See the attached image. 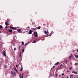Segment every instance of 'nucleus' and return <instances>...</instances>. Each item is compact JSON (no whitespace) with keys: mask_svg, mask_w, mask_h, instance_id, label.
<instances>
[{"mask_svg":"<svg viewBox=\"0 0 78 78\" xmlns=\"http://www.w3.org/2000/svg\"><path fill=\"white\" fill-rule=\"evenodd\" d=\"M77 50H78V49H77Z\"/></svg>","mask_w":78,"mask_h":78,"instance_id":"4d7b16f0","label":"nucleus"},{"mask_svg":"<svg viewBox=\"0 0 78 78\" xmlns=\"http://www.w3.org/2000/svg\"><path fill=\"white\" fill-rule=\"evenodd\" d=\"M1 28H3V27L2 25H0V29H1Z\"/></svg>","mask_w":78,"mask_h":78,"instance_id":"a211bd4d","label":"nucleus"},{"mask_svg":"<svg viewBox=\"0 0 78 78\" xmlns=\"http://www.w3.org/2000/svg\"><path fill=\"white\" fill-rule=\"evenodd\" d=\"M23 73H22V74H20V78H23Z\"/></svg>","mask_w":78,"mask_h":78,"instance_id":"20e7f679","label":"nucleus"},{"mask_svg":"<svg viewBox=\"0 0 78 78\" xmlns=\"http://www.w3.org/2000/svg\"><path fill=\"white\" fill-rule=\"evenodd\" d=\"M73 75H71V76H73Z\"/></svg>","mask_w":78,"mask_h":78,"instance_id":"f704fd0d","label":"nucleus"},{"mask_svg":"<svg viewBox=\"0 0 78 78\" xmlns=\"http://www.w3.org/2000/svg\"><path fill=\"white\" fill-rule=\"evenodd\" d=\"M36 40H34V43H36Z\"/></svg>","mask_w":78,"mask_h":78,"instance_id":"c85d7f7f","label":"nucleus"},{"mask_svg":"<svg viewBox=\"0 0 78 78\" xmlns=\"http://www.w3.org/2000/svg\"><path fill=\"white\" fill-rule=\"evenodd\" d=\"M72 67H70V68H69V70H72Z\"/></svg>","mask_w":78,"mask_h":78,"instance_id":"a878e982","label":"nucleus"},{"mask_svg":"<svg viewBox=\"0 0 78 78\" xmlns=\"http://www.w3.org/2000/svg\"><path fill=\"white\" fill-rule=\"evenodd\" d=\"M36 28H37V29H38V30H39L41 28V27H37Z\"/></svg>","mask_w":78,"mask_h":78,"instance_id":"dca6fc26","label":"nucleus"},{"mask_svg":"<svg viewBox=\"0 0 78 78\" xmlns=\"http://www.w3.org/2000/svg\"><path fill=\"white\" fill-rule=\"evenodd\" d=\"M59 62H58L56 63L55 64V65H58L59 64Z\"/></svg>","mask_w":78,"mask_h":78,"instance_id":"ddd939ff","label":"nucleus"},{"mask_svg":"<svg viewBox=\"0 0 78 78\" xmlns=\"http://www.w3.org/2000/svg\"><path fill=\"white\" fill-rule=\"evenodd\" d=\"M78 65V63H75V65L77 66Z\"/></svg>","mask_w":78,"mask_h":78,"instance_id":"bb28decb","label":"nucleus"},{"mask_svg":"<svg viewBox=\"0 0 78 78\" xmlns=\"http://www.w3.org/2000/svg\"><path fill=\"white\" fill-rule=\"evenodd\" d=\"M61 76V75H59V76L60 77V76Z\"/></svg>","mask_w":78,"mask_h":78,"instance_id":"4c0bfd02","label":"nucleus"},{"mask_svg":"<svg viewBox=\"0 0 78 78\" xmlns=\"http://www.w3.org/2000/svg\"><path fill=\"white\" fill-rule=\"evenodd\" d=\"M34 35H35V37H37V32H34Z\"/></svg>","mask_w":78,"mask_h":78,"instance_id":"f257e3e1","label":"nucleus"},{"mask_svg":"<svg viewBox=\"0 0 78 78\" xmlns=\"http://www.w3.org/2000/svg\"><path fill=\"white\" fill-rule=\"evenodd\" d=\"M43 25L44 26V24H43Z\"/></svg>","mask_w":78,"mask_h":78,"instance_id":"3c124183","label":"nucleus"},{"mask_svg":"<svg viewBox=\"0 0 78 78\" xmlns=\"http://www.w3.org/2000/svg\"><path fill=\"white\" fill-rule=\"evenodd\" d=\"M62 78H64V77H62Z\"/></svg>","mask_w":78,"mask_h":78,"instance_id":"6e6d98bb","label":"nucleus"},{"mask_svg":"<svg viewBox=\"0 0 78 78\" xmlns=\"http://www.w3.org/2000/svg\"><path fill=\"white\" fill-rule=\"evenodd\" d=\"M70 78H72V77H70Z\"/></svg>","mask_w":78,"mask_h":78,"instance_id":"8fccbe9b","label":"nucleus"},{"mask_svg":"<svg viewBox=\"0 0 78 78\" xmlns=\"http://www.w3.org/2000/svg\"><path fill=\"white\" fill-rule=\"evenodd\" d=\"M77 52H78V50H77Z\"/></svg>","mask_w":78,"mask_h":78,"instance_id":"a18cd8bd","label":"nucleus"},{"mask_svg":"<svg viewBox=\"0 0 78 78\" xmlns=\"http://www.w3.org/2000/svg\"><path fill=\"white\" fill-rule=\"evenodd\" d=\"M64 73H63L62 74V76H63V75H64Z\"/></svg>","mask_w":78,"mask_h":78,"instance_id":"2f4dec72","label":"nucleus"},{"mask_svg":"<svg viewBox=\"0 0 78 78\" xmlns=\"http://www.w3.org/2000/svg\"><path fill=\"white\" fill-rule=\"evenodd\" d=\"M77 78H78V77H77Z\"/></svg>","mask_w":78,"mask_h":78,"instance_id":"5fc2aeb1","label":"nucleus"},{"mask_svg":"<svg viewBox=\"0 0 78 78\" xmlns=\"http://www.w3.org/2000/svg\"><path fill=\"white\" fill-rule=\"evenodd\" d=\"M17 31H18V32H20V29H18L17 30Z\"/></svg>","mask_w":78,"mask_h":78,"instance_id":"4be33fe9","label":"nucleus"},{"mask_svg":"<svg viewBox=\"0 0 78 78\" xmlns=\"http://www.w3.org/2000/svg\"><path fill=\"white\" fill-rule=\"evenodd\" d=\"M14 51H15L16 50V48H14Z\"/></svg>","mask_w":78,"mask_h":78,"instance_id":"aec40b11","label":"nucleus"},{"mask_svg":"<svg viewBox=\"0 0 78 78\" xmlns=\"http://www.w3.org/2000/svg\"><path fill=\"white\" fill-rule=\"evenodd\" d=\"M72 73H75V74H76L77 75V73L75 71H72Z\"/></svg>","mask_w":78,"mask_h":78,"instance_id":"1a4fd4ad","label":"nucleus"},{"mask_svg":"<svg viewBox=\"0 0 78 78\" xmlns=\"http://www.w3.org/2000/svg\"><path fill=\"white\" fill-rule=\"evenodd\" d=\"M7 65H5L4 66V68H7Z\"/></svg>","mask_w":78,"mask_h":78,"instance_id":"9b49d317","label":"nucleus"},{"mask_svg":"<svg viewBox=\"0 0 78 78\" xmlns=\"http://www.w3.org/2000/svg\"><path fill=\"white\" fill-rule=\"evenodd\" d=\"M13 74H14V75H15V73H13Z\"/></svg>","mask_w":78,"mask_h":78,"instance_id":"c03bdc74","label":"nucleus"},{"mask_svg":"<svg viewBox=\"0 0 78 78\" xmlns=\"http://www.w3.org/2000/svg\"><path fill=\"white\" fill-rule=\"evenodd\" d=\"M9 27H8L9 28ZM8 27H7L6 26V27H5V28H7Z\"/></svg>","mask_w":78,"mask_h":78,"instance_id":"473e14b6","label":"nucleus"},{"mask_svg":"<svg viewBox=\"0 0 78 78\" xmlns=\"http://www.w3.org/2000/svg\"><path fill=\"white\" fill-rule=\"evenodd\" d=\"M20 47H22V45H20Z\"/></svg>","mask_w":78,"mask_h":78,"instance_id":"a19ab883","label":"nucleus"},{"mask_svg":"<svg viewBox=\"0 0 78 78\" xmlns=\"http://www.w3.org/2000/svg\"><path fill=\"white\" fill-rule=\"evenodd\" d=\"M19 50H20V46L19 45Z\"/></svg>","mask_w":78,"mask_h":78,"instance_id":"7c9ffc66","label":"nucleus"},{"mask_svg":"<svg viewBox=\"0 0 78 78\" xmlns=\"http://www.w3.org/2000/svg\"><path fill=\"white\" fill-rule=\"evenodd\" d=\"M55 66H53V68H55Z\"/></svg>","mask_w":78,"mask_h":78,"instance_id":"79ce46f5","label":"nucleus"},{"mask_svg":"<svg viewBox=\"0 0 78 78\" xmlns=\"http://www.w3.org/2000/svg\"><path fill=\"white\" fill-rule=\"evenodd\" d=\"M2 37H0V40H1V39H2Z\"/></svg>","mask_w":78,"mask_h":78,"instance_id":"c756f323","label":"nucleus"},{"mask_svg":"<svg viewBox=\"0 0 78 78\" xmlns=\"http://www.w3.org/2000/svg\"><path fill=\"white\" fill-rule=\"evenodd\" d=\"M69 72V70L67 71V72Z\"/></svg>","mask_w":78,"mask_h":78,"instance_id":"e433bc0d","label":"nucleus"},{"mask_svg":"<svg viewBox=\"0 0 78 78\" xmlns=\"http://www.w3.org/2000/svg\"><path fill=\"white\" fill-rule=\"evenodd\" d=\"M53 33V32H51V33H50V34L49 35V36H51V34H53L52 33Z\"/></svg>","mask_w":78,"mask_h":78,"instance_id":"6ab92c4d","label":"nucleus"},{"mask_svg":"<svg viewBox=\"0 0 78 78\" xmlns=\"http://www.w3.org/2000/svg\"><path fill=\"white\" fill-rule=\"evenodd\" d=\"M23 70V69L21 67L20 68V71H22V70Z\"/></svg>","mask_w":78,"mask_h":78,"instance_id":"5701e85b","label":"nucleus"},{"mask_svg":"<svg viewBox=\"0 0 78 78\" xmlns=\"http://www.w3.org/2000/svg\"><path fill=\"white\" fill-rule=\"evenodd\" d=\"M14 70H15L16 72H17V69H16V68H14Z\"/></svg>","mask_w":78,"mask_h":78,"instance_id":"f3484780","label":"nucleus"},{"mask_svg":"<svg viewBox=\"0 0 78 78\" xmlns=\"http://www.w3.org/2000/svg\"><path fill=\"white\" fill-rule=\"evenodd\" d=\"M28 44H25V45H27Z\"/></svg>","mask_w":78,"mask_h":78,"instance_id":"72a5a7b5","label":"nucleus"},{"mask_svg":"<svg viewBox=\"0 0 78 78\" xmlns=\"http://www.w3.org/2000/svg\"><path fill=\"white\" fill-rule=\"evenodd\" d=\"M77 78H78V77H77Z\"/></svg>","mask_w":78,"mask_h":78,"instance_id":"603ef678","label":"nucleus"},{"mask_svg":"<svg viewBox=\"0 0 78 78\" xmlns=\"http://www.w3.org/2000/svg\"><path fill=\"white\" fill-rule=\"evenodd\" d=\"M77 78H78V77H77Z\"/></svg>","mask_w":78,"mask_h":78,"instance_id":"864d4df0","label":"nucleus"},{"mask_svg":"<svg viewBox=\"0 0 78 78\" xmlns=\"http://www.w3.org/2000/svg\"><path fill=\"white\" fill-rule=\"evenodd\" d=\"M33 32V31L31 30H29V34H32V32Z\"/></svg>","mask_w":78,"mask_h":78,"instance_id":"39448f33","label":"nucleus"},{"mask_svg":"<svg viewBox=\"0 0 78 78\" xmlns=\"http://www.w3.org/2000/svg\"><path fill=\"white\" fill-rule=\"evenodd\" d=\"M59 68H60V69H62V64L60 66H59Z\"/></svg>","mask_w":78,"mask_h":78,"instance_id":"9d476101","label":"nucleus"},{"mask_svg":"<svg viewBox=\"0 0 78 78\" xmlns=\"http://www.w3.org/2000/svg\"><path fill=\"white\" fill-rule=\"evenodd\" d=\"M47 36H48V35L47 34Z\"/></svg>","mask_w":78,"mask_h":78,"instance_id":"ea45409f","label":"nucleus"},{"mask_svg":"<svg viewBox=\"0 0 78 78\" xmlns=\"http://www.w3.org/2000/svg\"><path fill=\"white\" fill-rule=\"evenodd\" d=\"M3 53L4 56H5V57H6V52H5V51H3Z\"/></svg>","mask_w":78,"mask_h":78,"instance_id":"f03ea898","label":"nucleus"},{"mask_svg":"<svg viewBox=\"0 0 78 78\" xmlns=\"http://www.w3.org/2000/svg\"><path fill=\"white\" fill-rule=\"evenodd\" d=\"M21 56V52H20V57Z\"/></svg>","mask_w":78,"mask_h":78,"instance_id":"412c9836","label":"nucleus"},{"mask_svg":"<svg viewBox=\"0 0 78 78\" xmlns=\"http://www.w3.org/2000/svg\"><path fill=\"white\" fill-rule=\"evenodd\" d=\"M36 39V40H37V38Z\"/></svg>","mask_w":78,"mask_h":78,"instance_id":"49530a36","label":"nucleus"},{"mask_svg":"<svg viewBox=\"0 0 78 78\" xmlns=\"http://www.w3.org/2000/svg\"><path fill=\"white\" fill-rule=\"evenodd\" d=\"M22 45H24V42H22Z\"/></svg>","mask_w":78,"mask_h":78,"instance_id":"b1692460","label":"nucleus"},{"mask_svg":"<svg viewBox=\"0 0 78 78\" xmlns=\"http://www.w3.org/2000/svg\"><path fill=\"white\" fill-rule=\"evenodd\" d=\"M9 28H10L11 29H12V30H17V28H16L14 27H9Z\"/></svg>","mask_w":78,"mask_h":78,"instance_id":"7ed1b4c3","label":"nucleus"},{"mask_svg":"<svg viewBox=\"0 0 78 78\" xmlns=\"http://www.w3.org/2000/svg\"><path fill=\"white\" fill-rule=\"evenodd\" d=\"M24 51H25V50L23 49L22 50V52H24Z\"/></svg>","mask_w":78,"mask_h":78,"instance_id":"393cba45","label":"nucleus"},{"mask_svg":"<svg viewBox=\"0 0 78 78\" xmlns=\"http://www.w3.org/2000/svg\"><path fill=\"white\" fill-rule=\"evenodd\" d=\"M11 72H12V71Z\"/></svg>","mask_w":78,"mask_h":78,"instance_id":"09e8293b","label":"nucleus"},{"mask_svg":"<svg viewBox=\"0 0 78 78\" xmlns=\"http://www.w3.org/2000/svg\"><path fill=\"white\" fill-rule=\"evenodd\" d=\"M8 31L9 32H10V33H12V30H10V29Z\"/></svg>","mask_w":78,"mask_h":78,"instance_id":"423d86ee","label":"nucleus"},{"mask_svg":"<svg viewBox=\"0 0 78 78\" xmlns=\"http://www.w3.org/2000/svg\"><path fill=\"white\" fill-rule=\"evenodd\" d=\"M44 33H45V34H48V32H47L46 31H45Z\"/></svg>","mask_w":78,"mask_h":78,"instance_id":"4468645a","label":"nucleus"},{"mask_svg":"<svg viewBox=\"0 0 78 78\" xmlns=\"http://www.w3.org/2000/svg\"><path fill=\"white\" fill-rule=\"evenodd\" d=\"M75 56L76 58H78V56L77 55H75Z\"/></svg>","mask_w":78,"mask_h":78,"instance_id":"2eb2a0df","label":"nucleus"},{"mask_svg":"<svg viewBox=\"0 0 78 78\" xmlns=\"http://www.w3.org/2000/svg\"><path fill=\"white\" fill-rule=\"evenodd\" d=\"M5 25H6V26H7V25H8V22H7L6 21L5 22Z\"/></svg>","mask_w":78,"mask_h":78,"instance_id":"f8f14e48","label":"nucleus"},{"mask_svg":"<svg viewBox=\"0 0 78 78\" xmlns=\"http://www.w3.org/2000/svg\"><path fill=\"white\" fill-rule=\"evenodd\" d=\"M16 67H17V68H18V65H16Z\"/></svg>","mask_w":78,"mask_h":78,"instance_id":"cd10ccee","label":"nucleus"},{"mask_svg":"<svg viewBox=\"0 0 78 78\" xmlns=\"http://www.w3.org/2000/svg\"><path fill=\"white\" fill-rule=\"evenodd\" d=\"M66 78H69L68 77V76H67Z\"/></svg>","mask_w":78,"mask_h":78,"instance_id":"37998d69","label":"nucleus"},{"mask_svg":"<svg viewBox=\"0 0 78 78\" xmlns=\"http://www.w3.org/2000/svg\"><path fill=\"white\" fill-rule=\"evenodd\" d=\"M56 77H57V75H56Z\"/></svg>","mask_w":78,"mask_h":78,"instance_id":"de8ad7c7","label":"nucleus"},{"mask_svg":"<svg viewBox=\"0 0 78 78\" xmlns=\"http://www.w3.org/2000/svg\"><path fill=\"white\" fill-rule=\"evenodd\" d=\"M65 62H67V60H66Z\"/></svg>","mask_w":78,"mask_h":78,"instance_id":"c9c22d12","label":"nucleus"},{"mask_svg":"<svg viewBox=\"0 0 78 78\" xmlns=\"http://www.w3.org/2000/svg\"><path fill=\"white\" fill-rule=\"evenodd\" d=\"M27 28H29H29H30V27H27Z\"/></svg>","mask_w":78,"mask_h":78,"instance_id":"58836bf2","label":"nucleus"},{"mask_svg":"<svg viewBox=\"0 0 78 78\" xmlns=\"http://www.w3.org/2000/svg\"><path fill=\"white\" fill-rule=\"evenodd\" d=\"M33 30H34L35 31H36V30H37V28H33L32 29Z\"/></svg>","mask_w":78,"mask_h":78,"instance_id":"0eeeda50","label":"nucleus"},{"mask_svg":"<svg viewBox=\"0 0 78 78\" xmlns=\"http://www.w3.org/2000/svg\"><path fill=\"white\" fill-rule=\"evenodd\" d=\"M73 56V55H72V54H71V55H70V56L69 57V59H70L72 58V57Z\"/></svg>","mask_w":78,"mask_h":78,"instance_id":"6e6552de","label":"nucleus"}]
</instances>
